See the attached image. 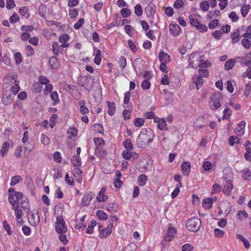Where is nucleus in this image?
I'll use <instances>...</instances> for the list:
<instances>
[{"mask_svg": "<svg viewBox=\"0 0 251 251\" xmlns=\"http://www.w3.org/2000/svg\"><path fill=\"white\" fill-rule=\"evenodd\" d=\"M97 225V222L95 220H92L88 225V228L86 230L87 234H92L93 233L94 227Z\"/></svg>", "mask_w": 251, "mask_h": 251, "instance_id": "nucleus-28", "label": "nucleus"}, {"mask_svg": "<svg viewBox=\"0 0 251 251\" xmlns=\"http://www.w3.org/2000/svg\"><path fill=\"white\" fill-rule=\"evenodd\" d=\"M86 102L84 100H81L78 102L80 106L79 110L82 114H86L89 113V109L85 106Z\"/></svg>", "mask_w": 251, "mask_h": 251, "instance_id": "nucleus-21", "label": "nucleus"}, {"mask_svg": "<svg viewBox=\"0 0 251 251\" xmlns=\"http://www.w3.org/2000/svg\"><path fill=\"white\" fill-rule=\"evenodd\" d=\"M84 23L83 18L79 19L78 21L74 25V27L75 29H79Z\"/></svg>", "mask_w": 251, "mask_h": 251, "instance_id": "nucleus-60", "label": "nucleus"}, {"mask_svg": "<svg viewBox=\"0 0 251 251\" xmlns=\"http://www.w3.org/2000/svg\"><path fill=\"white\" fill-rule=\"evenodd\" d=\"M71 162L75 167L81 166L82 165L81 158L78 155H74L71 160Z\"/></svg>", "mask_w": 251, "mask_h": 251, "instance_id": "nucleus-25", "label": "nucleus"}, {"mask_svg": "<svg viewBox=\"0 0 251 251\" xmlns=\"http://www.w3.org/2000/svg\"><path fill=\"white\" fill-rule=\"evenodd\" d=\"M170 33L174 36H177L180 30V26L177 24H171L169 25Z\"/></svg>", "mask_w": 251, "mask_h": 251, "instance_id": "nucleus-17", "label": "nucleus"}, {"mask_svg": "<svg viewBox=\"0 0 251 251\" xmlns=\"http://www.w3.org/2000/svg\"><path fill=\"white\" fill-rule=\"evenodd\" d=\"M19 20V17L16 13H13L12 16H11L9 18V21L12 24L18 22Z\"/></svg>", "mask_w": 251, "mask_h": 251, "instance_id": "nucleus-58", "label": "nucleus"}, {"mask_svg": "<svg viewBox=\"0 0 251 251\" xmlns=\"http://www.w3.org/2000/svg\"><path fill=\"white\" fill-rule=\"evenodd\" d=\"M82 171L78 168L75 167V169L73 171V175L75 178L76 182L80 183L82 182Z\"/></svg>", "mask_w": 251, "mask_h": 251, "instance_id": "nucleus-16", "label": "nucleus"}, {"mask_svg": "<svg viewBox=\"0 0 251 251\" xmlns=\"http://www.w3.org/2000/svg\"><path fill=\"white\" fill-rule=\"evenodd\" d=\"M122 155L125 159L129 160L131 157L132 153L130 152V151L126 150L123 152Z\"/></svg>", "mask_w": 251, "mask_h": 251, "instance_id": "nucleus-62", "label": "nucleus"}, {"mask_svg": "<svg viewBox=\"0 0 251 251\" xmlns=\"http://www.w3.org/2000/svg\"><path fill=\"white\" fill-rule=\"evenodd\" d=\"M235 60L231 59L226 61L225 64V68L226 70L231 69L235 65Z\"/></svg>", "mask_w": 251, "mask_h": 251, "instance_id": "nucleus-34", "label": "nucleus"}, {"mask_svg": "<svg viewBox=\"0 0 251 251\" xmlns=\"http://www.w3.org/2000/svg\"><path fill=\"white\" fill-rule=\"evenodd\" d=\"M241 28H238L235 29L230 33V37L231 38V44H235L239 41L241 37H243L240 32Z\"/></svg>", "mask_w": 251, "mask_h": 251, "instance_id": "nucleus-9", "label": "nucleus"}, {"mask_svg": "<svg viewBox=\"0 0 251 251\" xmlns=\"http://www.w3.org/2000/svg\"><path fill=\"white\" fill-rule=\"evenodd\" d=\"M41 141L44 145H48L50 143V139L45 134H42L41 136Z\"/></svg>", "mask_w": 251, "mask_h": 251, "instance_id": "nucleus-54", "label": "nucleus"}, {"mask_svg": "<svg viewBox=\"0 0 251 251\" xmlns=\"http://www.w3.org/2000/svg\"><path fill=\"white\" fill-rule=\"evenodd\" d=\"M250 8L251 6L249 4L244 5L241 7V12L243 17H245L247 15Z\"/></svg>", "mask_w": 251, "mask_h": 251, "instance_id": "nucleus-38", "label": "nucleus"}, {"mask_svg": "<svg viewBox=\"0 0 251 251\" xmlns=\"http://www.w3.org/2000/svg\"><path fill=\"white\" fill-rule=\"evenodd\" d=\"M194 82L196 84L197 89L199 90L203 84V79L201 75H198L194 79Z\"/></svg>", "mask_w": 251, "mask_h": 251, "instance_id": "nucleus-26", "label": "nucleus"}, {"mask_svg": "<svg viewBox=\"0 0 251 251\" xmlns=\"http://www.w3.org/2000/svg\"><path fill=\"white\" fill-rule=\"evenodd\" d=\"M50 98L53 101L52 105L55 106L59 102L58 94L56 91H54L50 94Z\"/></svg>", "mask_w": 251, "mask_h": 251, "instance_id": "nucleus-27", "label": "nucleus"}, {"mask_svg": "<svg viewBox=\"0 0 251 251\" xmlns=\"http://www.w3.org/2000/svg\"><path fill=\"white\" fill-rule=\"evenodd\" d=\"M176 232L175 228L170 227L168 229L167 233L166 235L164 237V239L166 241H171Z\"/></svg>", "mask_w": 251, "mask_h": 251, "instance_id": "nucleus-14", "label": "nucleus"}, {"mask_svg": "<svg viewBox=\"0 0 251 251\" xmlns=\"http://www.w3.org/2000/svg\"><path fill=\"white\" fill-rule=\"evenodd\" d=\"M134 12L137 17H140L143 14V9L141 5L137 4L134 7Z\"/></svg>", "mask_w": 251, "mask_h": 251, "instance_id": "nucleus-30", "label": "nucleus"}, {"mask_svg": "<svg viewBox=\"0 0 251 251\" xmlns=\"http://www.w3.org/2000/svg\"><path fill=\"white\" fill-rule=\"evenodd\" d=\"M95 154L98 155V156H101L103 157L104 156L106 153L107 152L106 151L102 150L101 149V148L99 147H96L95 150Z\"/></svg>", "mask_w": 251, "mask_h": 251, "instance_id": "nucleus-36", "label": "nucleus"}, {"mask_svg": "<svg viewBox=\"0 0 251 251\" xmlns=\"http://www.w3.org/2000/svg\"><path fill=\"white\" fill-rule=\"evenodd\" d=\"M167 124L165 119H161V120L157 124V127L161 130L166 129L167 128Z\"/></svg>", "mask_w": 251, "mask_h": 251, "instance_id": "nucleus-49", "label": "nucleus"}, {"mask_svg": "<svg viewBox=\"0 0 251 251\" xmlns=\"http://www.w3.org/2000/svg\"><path fill=\"white\" fill-rule=\"evenodd\" d=\"M210 99L209 106L212 110L215 111L221 107L223 96L220 92H215L211 94Z\"/></svg>", "mask_w": 251, "mask_h": 251, "instance_id": "nucleus-2", "label": "nucleus"}, {"mask_svg": "<svg viewBox=\"0 0 251 251\" xmlns=\"http://www.w3.org/2000/svg\"><path fill=\"white\" fill-rule=\"evenodd\" d=\"M61 48V47H60V45H59L57 42H53L52 44V51L55 55H58L60 52H62V50Z\"/></svg>", "mask_w": 251, "mask_h": 251, "instance_id": "nucleus-23", "label": "nucleus"}, {"mask_svg": "<svg viewBox=\"0 0 251 251\" xmlns=\"http://www.w3.org/2000/svg\"><path fill=\"white\" fill-rule=\"evenodd\" d=\"M212 204L209 198L203 200L202 201V206L206 209H210L212 207Z\"/></svg>", "mask_w": 251, "mask_h": 251, "instance_id": "nucleus-37", "label": "nucleus"}, {"mask_svg": "<svg viewBox=\"0 0 251 251\" xmlns=\"http://www.w3.org/2000/svg\"><path fill=\"white\" fill-rule=\"evenodd\" d=\"M119 62L120 63V66L122 69H124L126 67V60L124 56H121L119 58Z\"/></svg>", "mask_w": 251, "mask_h": 251, "instance_id": "nucleus-61", "label": "nucleus"}, {"mask_svg": "<svg viewBox=\"0 0 251 251\" xmlns=\"http://www.w3.org/2000/svg\"><path fill=\"white\" fill-rule=\"evenodd\" d=\"M201 225V221L198 217H192L189 219L186 223V228L193 232L198 231Z\"/></svg>", "mask_w": 251, "mask_h": 251, "instance_id": "nucleus-3", "label": "nucleus"}, {"mask_svg": "<svg viewBox=\"0 0 251 251\" xmlns=\"http://www.w3.org/2000/svg\"><path fill=\"white\" fill-rule=\"evenodd\" d=\"M121 14L123 17L127 18L131 15V11L127 8H124L121 10Z\"/></svg>", "mask_w": 251, "mask_h": 251, "instance_id": "nucleus-42", "label": "nucleus"}, {"mask_svg": "<svg viewBox=\"0 0 251 251\" xmlns=\"http://www.w3.org/2000/svg\"><path fill=\"white\" fill-rule=\"evenodd\" d=\"M158 57L161 62L168 63L170 62L171 60V56L163 50H160Z\"/></svg>", "mask_w": 251, "mask_h": 251, "instance_id": "nucleus-12", "label": "nucleus"}, {"mask_svg": "<svg viewBox=\"0 0 251 251\" xmlns=\"http://www.w3.org/2000/svg\"><path fill=\"white\" fill-rule=\"evenodd\" d=\"M145 120L143 118H137L135 119L134 125L136 127H141L144 125Z\"/></svg>", "mask_w": 251, "mask_h": 251, "instance_id": "nucleus-46", "label": "nucleus"}, {"mask_svg": "<svg viewBox=\"0 0 251 251\" xmlns=\"http://www.w3.org/2000/svg\"><path fill=\"white\" fill-rule=\"evenodd\" d=\"M10 82L13 84L10 88V92L13 94V95H15L19 91L20 88L19 86V81L15 80L14 75L10 77Z\"/></svg>", "mask_w": 251, "mask_h": 251, "instance_id": "nucleus-8", "label": "nucleus"}, {"mask_svg": "<svg viewBox=\"0 0 251 251\" xmlns=\"http://www.w3.org/2000/svg\"><path fill=\"white\" fill-rule=\"evenodd\" d=\"M113 226V223H110L106 227L103 228V226L99 225L98 230L99 232V237L100 239H105L108 237L112 232V228Z\"/></svg>", "mask_w": 251, "mask_h": 251, "instance_id": "nucleus-5", "label": "nucleus"}, {"mask_svg": "<svg viewBox=\"0 0 251 251\" xmlns=\"http://www.w3.org/2000/svg\"><path fill=\"white\" fill-rule=\"evenodd\" d=\"M31 220H32L31 225H38L40 222V218L38 213L32 214Z\"/></svg>", "mask_w": 251, "mask_h": 251, "instance_id": "nucleus-43", "label": "nucleus"}, {"mask_svg": "<svg viewBox=\"0 0 251 251\" xmlns=\"http://www.w3.org/2000/svg\"><path fill=\"white\" fill-rule=\"evenodd\" d=\"M237 238L240 239L243 243L244 245L246 248H249L250 246V244L249 241L244 238L242 235L238 234Z\"/></svg>", "mask_w": 251, "mask_h": 251, "instance_id": "nucleus-40", "label": "nucleus"}, {"mask_svg": "<svg viewBox=\"0 0 251 251\" xmlns=\"http://www.w3.org/2000/svg\"><path fill=\"white\" fill-rule=\"evenodd\" d=\"M95 196V194L92 192L86 193L81 199L80 204L82 206H88L90 201Z\"/></svg>", "mask_w": 251, "mask_h": 251, "instance_id": "nucleus-7", "label": "nucleus"}, {"mask_svg": "<svg viewBox=\"0 0 251 251\" xmlns=\"http://www.w3.org/2000/svg\"><path fill=\"white\" fill-rule=\"evenodd\" d=\"M196 27L201 32H205L207 30V26L205 25L201 24L200 22H199L198 24L197 25Z\"/></svg>", "mask_w": 251, "mask_h": 251, "instance_id": "nucleus-52", "label": "nucleus"}, {"mask_svg": "<svg viewBox=\"0 0 251 251\" xmlns=\"http://www.w3.org/2000/svg\"><path fill=\"white\" fill-rule=\"evenodd\" d=\"M78 10L76 9H70L69 10V15L71 19L76 18L78 15Z\"/></svg>", "mask_w": 251, "mask_h": 251, "instance_id": "nucleus-47", "label": "nucleus"}, {"mask_svg": "<svg viewBox=\"0 0 251 251\" xmlns=\"http://www.w3.org/2000/svg\"><path fill=\"white\" fill-rule=\"evenodd\" d=\"M139 185L144 186L147 181V178L145 175H141L138 178Z\"/></svg>", "mask_w": 251, "mask_h": 251, "instance_id": "nucleus-39", "label": "nucleus"}, {"mask_svg": "<svg viewBox=\"0 0 251 251\" xmlns=\"http://www.w3.org/2000/svg\"><path fill=\"white\" fill-rule=\"evenodd\" d=\"M94 142L96 144V147L100 148L101 145H104V141L101 138H94Z\"/></svg>", "mask_w": 251, "mask_h": 251, "instance_id": "nucleus-59", "label": "nucleus"}, {"mask_svg": "<svg viewBox=\"0 0 251 251\" xmlns=\"http://www.w3.org/2000/svg\"><path fill=\"white\" fill-rule=\"evenodd\" d=\"M49 64L52 69H54L57 67V58L56 57L52 56L49 60Z\"/></svg>", "mask_w": 251, "mask_h": 251, "instance_id": "nucleus-56", "label": "nucleus"}, {"mask_svg": "<svg viewBox=\"0 0 251 251\" xmlns=\"http://www.w3.org/2000/svg\"><path fill=\"white\" fill-rule=\"evenodd\" d=\"M13 95H11L10 93L5 92L3 93L2 97V101L5 105H9L12 103L13 98Z\"/></svg>", "mask_w": 251, "mask_h": 251, "instance_id": "nucleus-13", "label": "nucleus"}, {"mask_svg": "<svg viewBox=\"0 0 251 251\" xmlns=\"http://www.w3.org/2000/svg\"><path fill=\"white\" fill-rule=\"evenodd\" d=\"M107 105L108 107V114L110 116L114 114L116 111V107L114 102L107 101Z\"/></svg>", "mask_w": 251, "mask_h": 251, "instance_id": "nucleus-22", "label": "nucleus"}, {"mask_svg": "<svg viewBox=\"0 0 251 251\" xmlns=\"http://www.w3.org/2000/svg\"><path fill=\"white\" fill-rule=\"evenodd\" d=\"M25 50L27 56H32L34 54L33 49L31 46L29 45L25 46Z\"/></svg>", "mask_w": 251, "mask_h": 251, "instance_id": "nucleus-48", "label": "nucleus"}, {"mask_svg": "<svg viewBox=\"0 0 251 251\" xmlns=\"http://www.w3.org/2000/svg\"><path fill=\"white\" fill-rule=\"evenodd\" d=\"M107 210L111 213L115 212L117 211L116 206L113 203H110L107 204L106 206Z\"/></svg>", "mask_w": 251, "mask_h": 251, "instance_id": "nucleus-53", "label": "nucleus"}, {"mask_svg": "<svg viewBox=\"0 0 251 251\" xmlns=\"http://www.w3.org/2000/svg\"><path fill=\"white\" fill-rule=\"evenodd\" d=\"M151 83L149 80L145 79L141 83V87L144 90H147L150 88Z\"/></svg>", "mask_w": 251, "mask_h": 251, "instance_id": "nucleus-55", "label": "nucleus"}, {"mask_svg": "<svg viewBox=\"0 0 251 251\" xmlns=\"http://www.w3.org/2000/svg\"><path fill=\"white\" fill-rule=\"evenodd\" d=\"M58 39L59 42L62 43V44L60 45V47H62V48H68L69 47V44L67 42L69 40L70 37L68 34H61L59 37Z\"/></svg>", "mask_w": 251, "mask_h": 251, "instance_id": "nucleus-10", "label": "nucleus"}, {"mask_svg": "<svg viewBox=\"0 0 251 251\" xmlns=\"http://www.w3.org/2000/svg\"><path fill=\"white\" fill-rule=\"evenodd\" d=\"M53 170L55 171L54 179H58L62 177V170L59 166L57 168H54Z\"/></svg>", "mask_w": 251, "mask_h": 251, "instance_id": "nucleus-44", "label": "nucleus"}, {"mask_svg": "<svg viewBox=\"0 0 251 251\" xmlns=\"http://www.w3.org/2000/svg\"><path fill=\"white\" fill-rule=\"evenodd\" d=\"M184 4L183 0H176L174 4V6L175 8L179 9L181 8Z\"/></svg>", "mask_w": 251, "mask_h": 251, "instance_id": "nucleus-63", "label": "nucleus"}, {"mask_svg": "<svg viewBox=\"0 0 251 251\" xmlns=\"http://www.w3.org/2000/svg\"><path fill=\"white\" fill-rule=\"evenodd\" d=\"M156 10V6L154 4L151 3L148 5L145 8V11L148 17L154 19V13Z\"/></svg>", "mask_w": 251, "mask_h": 251, "instance_id": "nucleus-11", "label": "nucleus"}, {"mask_svg": "<svg viewBox=\"0 0 251 251\" xmlns=\"http://www.w3.org/2000/svg\"><path fill=\"white\" fill-rule=\"evenodd\" d=\"M182 173L184 176H187L190 172L191 165L189 162H183L181 165Z\"/></svg>", "mask_w": 251, "mask_h": 251, "instance_id": "nucleus-18", "label": "nucleus"}, {"mask_svg": "<svg viewBox=\"0 0 251 251\" xmlns=\"http://www.w3.org/2000/svg\"><path fill=\"white\" fill-rule=\"evenodd\" d=\"M244 173L242 176V178H243L244 179L247 180H251V172L250 171L249 169H247V170L244 171Z\"/></svg>", "mask_w": 251, "mask_h": 251, "instance_id": "nucleus-51", "label": "nucleus"}, {"mask_svg": "<svg viewBox=\"0 0 251 251\" xmlns=\"http://www.w3.org/2000/svg\"><path fill=\"white\" fill-rule=\"evenodd\" d=\"M55 230L58 234H63L67 232V227L65 221L61 216L57 217L55 222Z\"/></svg>", "mask_w": 251, "mask_h": 251, "instance_id": "nucleus-6", "label": "nucleus"}, {"mask_svg": "<svg viewBox=\"0 0 251 251\" xmlns=\"http://www.w3.org/2000/svg\"><path fill=\"white\" fill-rule=\"evenodd\" d=\"M28 10V8L26 6H23L19 9V13L22 16H25V18H27L29 16Z\"/></svg>", "mask_w": 251, "mask_h": 251, "instance_id": "nucleus-45", "label": "nucleus"}, {"mask_svg": "<svg viewBox=\"0 0 251 251\" xmlns=\"http://www.w3.org/2000/svg\"><path fill=\"white\" fill-rule=\"evenodd\" d=\"M14 57L16 64H20L23 60L21 53L20 52H16L14 55Z\"/></svg>", "mask_w": 251, "mask_h": 251, "instance_id": "nucleus-57", "label": "nucleus"}, {"mask_svg": "<svg viewBox=\"0 0 251 251\" xmlns=\"http://www.w3.org/2000/svg\"><path fill=\"white\" fill-rule=\"evenodd\" d=\"M9 143L8 142L5 141L2 144L1 150L0 151V155L2 157L5 156V155L7 154V151L9 150Z\"/></svg>", "mask_w": 251, "mask_h": 251, "instance_id": "nucleus-24", "label": "nucleus"}, {"mask_svg": "<svg viewBox=\"0 0 251 251\" xmlns=\"http://www.w3.org/2000/svg\"><path fill=\"white\" fill-rule=\"evenodd\" d=\"M123 146L128 151H132L133 149V147L132 146V143L131 142L130 139H126L123 142Z\"/></svg>", "mask_w": 251, "mask_h": 251, "instance_id": "nucleus-32", "label": "nucleus"}, {"mask_svg": "<svg viewBox=\"0 0 251 251\" xmlns=\"http://www.w3.org/2000/svg\"><path fill=\"white\" fill-rule=\"evenodd\" d=\"M201 56L198 52H193L190 55L188 59L189 66L192 68H196L198 66L200 67L201 62L203 61Z\"/></svg>", "mask_w": 251, "mask_h": 251, "instance_id": "nucleus-4", "label": "nucleus"}, {"mask_svg": "<svg viewBox=\"0 0 251 251\" xmlns=\"http://www.w3.org/2000/svg\"><path fill=\"white\" fill-rule=\"evenodd\" d=\"M154 135L153 130L150 128H143L140 132L137 139V144L139 148H143L153 141Z\"/></svg>", "mask_w": 251, "mask_h": 251, "instance_id": "nucleus-1", "label": "nucleus"}, {"mask_svg": "<svg viewBox=\"0 0 251 251\" xmlns=\"http://www.w3.org/2000/svg\"><path fill=\"white\" fill-rule=\"evenodd\" d=\"M246 123L245 121H242L238 124V127L235 128V132L240 136L243 135L244 131V128L245 126Z\"/></svg>", "mask_w": 251, "mask_h": 251, "instance_id": "nucleus-20", "label": "nucleus"}, {"mask_svg": "<svg viewBox=\"0 0 251 251\" xmlns=\"http://www.w3.org/2000/svg\"><path fill=\"white\" fill-rule=\"evenodd\" d=\"M241 43L243 46L247 49H249L251 47V40L248 39L244 38L241 40Z\"/></svg>", "mask_w": 251, "mask_h": 251, "instance_id": "nucleus-41", "label": "nucleus"}, {"mask_svg": "<svg viewBox=\"0 0 251 251\" xmlns=\"http://www.w3.org/2000/svg\"><path fill=\"white\" fill-rule=\"evenodd\" d=\"M22 180V178L20 176H15L11 178L10 185L11 186H13L21 181Z\"/></svg>", "mask_w": 251, "mask_h": 251, "instance_id": "nucleus-35", "label": "nucleus"}, {"mask_svg": "<svg viewBox=\"0 0 251 251\" xmlns=\"http://www.w3.org/2000/svg\"><path fill=\"white\" fill-rule=\"evenodd\" d=\"M193 246L189 244H186L182 246V251H192Z\"/></svg>", "mask_w": 251, "mask_h": 251, "instance_id": "nucleus-64", "label": "nucleus"}, {"mask_svg": "<svg viewBox=\"0 0 251 251\" xmlns=\"http://www.w3.org/2000/svg\"><path fill=\"white\" fill-rule=\"evenodd\" d=\"M97 217L101 220H106L108 218L107 215L103 211L99 210L96 212Z\"/></svg>", "mask_w": 251, "mask_h": 251, "instance_id": "nucleus-33", "label": "nucleus"}, {"mask_svg": "<svg viewBox=\"0 0 251 251\" xmlns=\"http://www.w3.org/2000/svg\"><path fill=\"white\" fill-rule=\"evenodd\" d=\"M233 186L232 181L229 179L226 180V184L224 185L223 188L224 193L227 195H230L231 194V192L233 189Z\"/></svg>", "mask_w": 251, "mask_h": 251, "instance_id": "nucleus-15", "label": "nucleus"}, {"mask_svg": "<svg viewBox=\"0 0 251 251\" xmlns=\"http://www.w3.org/2000/svg\"><path fill=\"white\" fill-rule=\"evenodd\" d=\"M105 191L106 188L104 187H102L100 191L99 192L96 198L97 201L99 202L104 201L107 199V197L104 195Z\"/></svg>", "mask_w": 251, "mask_h": 251, "instance_id": "nucleus-19", "label": "nucleus"}, {"mask_svg": "<svg viewBox=\"0 0 251 251\" xmlns=\"http://www.w3.org/2000/svg\"><path fill=\"white\" fill-rule=\"evenodd\" d=\"M237 59L239 60L240 62L246 66H248V68L251 67V60L248 59L247 58L244 57H238L236 58Z\"/></svg>", "mask_w": 251, "mask_h": 251, "instance_id": "nucleus-29", "label": "nucleus"}, {"mask_svg": "<svg viewBox=\"0 0 251 251\" xmlns=\"http://www.w3.org/2000/svg\"><path fill=\"white\" fill-rule=\"evenodd\" d=\"M101 52L100 50L97 49L95 57L94 59L95 63L97 65H99L100 63L101 60Z\"/></svg>", "mask_w": 251, "mask_h": 251, "instance_id": "nucleus-31", "label": "nucleus"}, {"mask_svg": "<svg viewBox=\"0 0 251 251\" xmlns=\"http://www.w3.org/2000/svg\"><path fill=\"white\" fill-rule=\"evenodd\" d=\"M200 6L201 10L204 11H207L209 8V4L207 1H201L200 4Z\"/></svg>", "mask_w": 251, "mask_h": 251, "instance_id": "nucleus-50", "label": "nucleus"}]
</instances>
